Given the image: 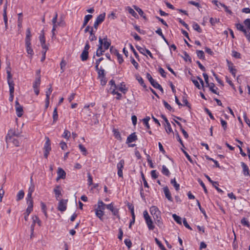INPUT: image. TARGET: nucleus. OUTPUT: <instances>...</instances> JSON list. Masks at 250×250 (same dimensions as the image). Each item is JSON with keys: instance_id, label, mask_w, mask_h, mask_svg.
Here are the masks:
<instances>
[{"instance_id": "c03bdc74", "label": "nucleus", "mask_w": 250, "mask_h": 250, "mask_svg": "<svg viewBox=\"0 0 250 250\" xmlns=\"http://www.w3.org/2000/svg\"><path fill=\"white\" fill-rule=\"evenodd\" d=\"M3 16L5 27L6 29H7L8 27V18L7 17V13L5 12V11L3 13Z\"/></svg>"}, {"instance_id": "c756f323", "label": "nucleus", "mask_w": 250, "mask_h": 250, "mask_svg": "<svg viewBox=\"0 0 250 250\" xmlns=\"http://www.w3.org/2000/svg\"><path fill=\"white\" fill-rule=\"evenodd\" d=\"M88 56V51L83 50V51L82 52L81 55V60L83 61H86L87 59Z\"/></svg>"}, {"instance_id": "ea45409f", "label": "nucleus", "mask_w": 250, "mask_h": 250, "mask_svg": "<svg viewBox=\"0 0 250 250\" xmlns=\"http://www.w3.org/2000/svg\"><path fill=\"white\" fill-rule=\"evenodd\" d=\"M41 204V208H42V211L43 212L46 218H47V211H46V206L45 205V204L43 203V202H42Z\"/></svg>"}, {"instance_id": "bb28decb", "label": "nucleus", "mask_w": 250, "mask_h": 250, "mask_svg": "<svg viewBox=\"0 0 250 250\" xmlns=\"http://www.w3.org/2000/svg\"><path fill=\"white\" fill-rule=\"evenodd\" d=\"M207 86L209 87L210 90L212 91L213 93L215 94H217V88L215 86V85L213 83H209L207 85Z\"/></svg>"}, {"instance_id": "39448f33", "label": "nucleus", "mask_w": 250, "mask_h": 250, "mask_svg": "<svg viewBox=\"0 0 250 250\" xmlns=\"http://www.w3.org/2000/svg\"><path fill=\"white\" fill-rule=\"evenodd\" d=\"M35 189L34 185L33 184H31L30 186L28 188V191L27 195V197L26 198V203L31 202V203H33V201L32 198V194L34 192Z\"/></svg>"}, {"instance_id": "393cba45", "label": "nucleus", "mask_w": 250, "mask_h": 250, "mask_svg": "<svg viewBox=\"0 0 250 250\" xmlns=\"http://www.w3.org/2000/svg\"><path fill=\"white\" fill-rule=\"evenodd\" d=\"M9 87V92L10 93H14V85L15 83L14 81H7Z\"/></svg>"}, {"instance_id": "052dcab7", "label": "nucleus", "mask_w": 250, "mask_h": 250, "mask_svg": "<svg viewBox=\"0 0 250 250\" xmlns=\"http://www.w3.org/2000/svg\"><path fill=\"white\" fill-rule=\"evenodd\" d=\"M245 25L250 30V19H247L244 21Z\"/></svg>"}, {"instance_id": "7ed1b4c3", "label": "nucleus", "mask_w": 250, "mask_h": 250, "mask_svg": "<svg viewBox=\"0 0 250 250\" xmlns=\"http://www.w3.org/2000/svg\"><path fill=\"white\" fill-rule=\"evenodd\" d=\"M99 46H102L104 50H107L110 45V42L108 41L107 38L102 39L99 38Z\"/></svg>"}, {"instance_id": "1a4fd4ad", "label": "nucleus", "mask_w": 250, "mask_h": 250, "mask_svg": "<svg viewBox=\"0 0 250 250\" xmlns=\"http://www.w3.org/2000/svg\"><path fill=\"white\" fill-rule=\"evenodd\" d=\"M125 161L124 160H121L117 164V167L118 169V175L120 177H123V168L124 167Z\"/></svg>"}, {"instance_id": "b1692460", "label": "nucleus", "mask_w": 250, "mask_h": 250, "mask_svg": "<svg viewBox=\"0 0 250 250\" xmlns=\"http://www.w3.org/2000/svg\"><path fill=\"white\" fill-rule=\"evenodd\" d=\"M145 221L149 229L153 230L154 228V226L153 225V222L151 219L150 218L146 220Z\"/></svg>"}, {"instance_id": "a211bd4d", "label": "nucleus", "mask_w": 250, "mask_h": 250, "mask_svg": "<svg viewBox=\"0 0 250 250\" xmlns=\"http://www.w3.org/2000/svg\"><path fill=\"white\" fill-rule=\"evenodd\" d=\"M117 90L124 94H125L127 91V88L124 83H120L119 84L117 85Z\"/></svg>"}, {"instance_id": "864d4df0", "label": "nucleus", "mask_w": 250, "mask_h": 250, "mask_svg": "<svg viewBox=\"0 0 250 250\" xmlns=\"http://www.w3.org/2000/svg\"><path fill=\"white\" fill-rule=\"evenodd\" d=\"M97 70L98 71L99 77L102 76L104 77V70L103 69H102V68L99 69L98 68V69Z\"/></svg>"}, {"instance_id": "f03ea898", "label": "nucleus", "mask_w": 250, "mask_h": 250, "mask_svg": "<svg viewBox=\"0 0 250 250\" xmlns=\"http://www.w3.org/2000/svg\"><path fill=\"white\" fill-rule=\"evenodd\" d=\"M46 142L44 145L43 149L44 151V156L47 158L50 151L51 149L50 141L48 137L45 138Z\"/></svg>"}, {"instance_id": "c9c22d12", "label": "nucleus", "mask_w": 250, "mask_h": 250, "mask_svg": "<svg viewBox=\"0 0 250 250\" xmlns=\"http://www.w3.org/2000/svg\"><path fill=\"white\" fill-rule=\"evenodd\" d=\"M24 196V193L22 190H20L17 195V200L19 201L22 199Z\"/></svg>"}, {"instance_id": "e433bc0d", "label": "nucleus", "mask_w": 250, "mask_h": 250, "mask_svg": "<svg viewBox=\"0 0 250 250\" xmlns=\"http://www.w3.org/2000/svg\"><path fill=\"white\" fill-rule=\"evenodd\" d=\"M105 51L103 49V47H102V46H100L99 45V47L97 50V51H96V55L98 56V57H100V56H101L103 53Z\"/></svg>"}, {"instance_id": "7c9ffc66", "label": "nucleus", "mask_w": 250, "mask_h": 250, "mask_svg": "<svg viewBox=\"0 0 250 250\" xmlns=\"http://www.w3.org/2000/svg\"><path fill=\"white\" fill-rule=\"evenodd\" d=\"M95 214L96 215L100 218L101 220L102 219V217L104 214V210H99L98 209H95Z\"/></svg>"}, {"instance_id": "412c9836", "label": "nucleus", "mask_w": 250, "mask_h": 250, "mask_svg": "<svg viewBox=\"0 0 250 250\" xmlns=\"http://www.w3.org/2000/svg\"><path fill=\"white\" fill-rule=\"evenodd\" d=\"M26 50L30 57H32L34 54L33 50L31 47V43H25Z\"/></svg>"}, {"instance_id": "9d476101", "label": "nucleus", "mask_w": 250, "mask_h": 250, "mask_svg": "<svg viewBox=\"0 0 250 250\" xmlns=\"http://www.w3.org/2000/svg\"><path fill=\"white\" fill-rule=\"evenodd\" d=\"M26 204L28 205V207L26 209L25 212L24 213V218L25 221L27 220L29 215L33 210V203L29 202L26 203Z\"/></svg>"}, {"instance_id": "0eeeda50", "label": "nucleus", "mask_w": 250, "mask_h": 250, "mask_svg": "<svg viewBox=\"0 0 250 250\" xmlns=\"http://www.w3.org/2000/svg\"><path fill=\"white\" fill-rule=\"evenodd\" d=\"M68 200L66 199L60 200L58 206V209L62 212L66 209Z\"/></svg>"}, {"instance_id": "f704fd0d", "label": "nucleus", "mask_w": 250, "mask_h": 250, "mask_svg": "<svg viewBox=\"0 0 250 250\" xmlns=\"http://www.w3.org/2000/svg\"><path fill=\"white\" fill-rule=\"evenodd\" d=\"M41 83V79L40 77L37 78L33 83V88H39Z\"/></svg>"}, {"instance_id": "774afa93", "label": "nucleus", "mask_w": 250, "mask_h": 250, "mask_svg": "<svg viewBox=\"0 0 250 250\" xmlns=\"http://www.w3.org/2000/svg\"><path fill=\"white\" fill-rule=\"evenodd\" d=\"M60 145L61 148L63 150L66 149L67 147L66 143L64 142H61Z\"/></svg>"}, {"instance_id": "f8f14e48", "label": "nucleus", "mask_w": 250, "mask_h": 250, "mask_svg": "<svg viewBox=\"0 0 250 250\" xmlns=\"http://www.w3.org/2000/svg\"><path fill=\"white\" fill-rule=\"evenodd\" d=\"M136 48L138 49V50L142 54L144 55H148L151 58H152V55L149 50L146 49L144 47L138 46H137Z\"/></svg>"}, {"instance_id": "79ce46f5", "label": "nucleus", "mask_w": 250, "mask_h": 250, "mask_svg": "<svg viewBox=\"0 0 250 250\" xmlns=\"http://www.w3.org/2000/svg\"><path fill=\"white\" fill-rule=\"evenodd\" d=\"M58 113H57V108H55L53 111V123H55L56 122V121L58 120Z\"/></svg>"}, {"instance_id": "a18cd8bd", "label": "nucleus", "mask_w": 250, "mask_h": 250, "mask_svg": "<svg viewBox=\"0 0 250 250\" xmlns=\"http://www.w3.org/2000/svg\"><path fill=\"white\" fill-rule=\"evenodd\" d=\"M231 55L233 57L236 59H240L241 58V54L235 50L232 51Z\"/></svg>"}, {"instance_id": "338daca9", "label": "nucleus", "mask_w": 250, "mask_h": 250, "mask_svg": "<svg viewBox=\"0 0 250 250\" xmlns=\"http://www.w3.org/2000/svg\"><path fill=\"white\" fill-rule=\"evenodd\" d=\"M204 53L203 51L199 50L197 51V55L198 57L200 59L203 58L204 57Z\"/></svg>"}, {"instance_id": "ddd939ff", "label": "nucleus", "mask_w": 250, "mask_h": 250, "mask_svg": "<svg viewBox=\"0 0 250 250\" xmlns=\"http://www.w3.org/2000/svg\"><path fill=\"white\" fill-rule=\"evenodd\" d=\"M192 81L194 84L199 89L204 85L203 81L200 78L198 77L197 80H192Z\"/></svg>"}, {"instance_id": "4c0bfd02", "label": "nucleus", "mask_w": 250, "mask_h": 250, "mask_svg": "<svg viewBox=\"0 0 250 250\" xmlns=\"http://www.w3.org/2000/svg\"><path fill=\"white\" fill-rule=\"evenodd\" d=\"M162 172L163 173V174H164V175H165L166 176H169V175L170 174L169 170L164 165L163 166V167H162Z\"/></svg>"}, {"instance_id": "5fc2aeb1", "label": "nucleus", "mask_w": 250, "mask_h": 250, "mask_svg": "<svg viewBox=\"0 0 250 250\" xmlns=\"http://www.w3.org/2000/svg\"><path fill=\"white\" fill-rule=\"evenodd\" d=\"M235 26L238 30L241 31H242L245 29L244 26L239 23L235 24Z\"/></svg>"}, {"instance_id": "9b49d317", "label": "nucleus", "mask_w": 250, "mask_h": 250, "mask_svg": "<svg viewBox=\"0 0 250 250\" xmlns=\"http://www.w3.org/2000/svg\"><path fill=\"white\" fill-rule=\"evenodd\" d=\"M62 189L60 186H56L54 188L53 192L55 194L56 199L58 200L60 197V196L62 195Z\"/></svg>"}, {"instance_id": "13d9d810", "label": "nucleus", "mask_w": 250, "mask_h": 250, "mask_svg": "<svg viewBox=\"0 0 250 250\" xmlns=\"http://www.w3.org/2000/svg\"><path fill=\"white\" fill-rule=\"evenodd\" d=\"M100 79L101 83L102 85H104L106 83V80L105 77H99Z\"/></svg>"}, {"instance_id": "680f3d73", "label": "nucleus", "mask_w": 250, "mask_h": 250, "mask_svg": "<svg viewBox=\"0 0 250 250\" xmlns=\"http://www.w3.org/2000/svg\"><path fill=\"white\" fill-rule=\"evenodd\" d=\"M151 176L152 178L156 179L158 177L157 173L156 170H153L151 172Z\"/></svg>"}, {"instance_id": "6ab92c4d", "label": "nucleus", "mask_w": 250, "mask_h": 250, "mask_svg": "<svg viewBox=\"0 0 250 250\" xmlns=\"http://www.w3.org/2000/svg\"><path fill=\"white\" fill-rule=\"evenodd\" d=\"M163 191L166 198L170 201H172V198L171 197L170 192L167 187H165L163 188Z\"/></svg>"}, {"instance_id": "cd10ccee", "label": "nucleus", "mask_w": 250, "mask_h": 250, "mask_svg": "<svg viewBox=\"0 0 250 250\" xmlns=\"http://www.w3.org/2000/svg\"><path fill=\"white\" fill-rule=\"evenodd\" d=\"M228 63H229L228 67H229V71L231 73L232 75L234 77H235L236 70L233 68V65L232 63H229V62H228Z\"/></svg>"}, {"instance_id": "c85d7f7f", "label": "nucleus", "mask_w": 250, "mask_h": 250, "mask_svg": "<svg viewBox=\"0 0 250 250\" xmlns=\"http://www.w3.org/2000/svg\"><path fill=\"white\" fill-rule=\"evenodd\" d=\"M92 16L91 15H87L84 17L82 28H83L87 24L88 21L92 18Z\"/></svg>"}, {"instance_id": "de8ad7c7", "label": "nucleus", "mask_w": 250, "mask_h": 250, "mask_svg": "<svg viewBox=\"0 0 250 250\" xmlns=\"http://www.w3.org/2000/svg\"><path fill=\"white\" fill-rule=\"evenodd\" d=\"M117 90V85H113L110 86V87L109 89V92H110L112 94L116 93V91Z\"/></svg>"}, {"instance_id": "49530a36", "label": "nucleus", "mask_w": 250, "mask_h": 250, "mask_svg": "<svg viewBox=\"0 0 250 250\" xmlns=\"http://www.w3.org/2000/svg\"><path fill=\"white\" fill-rule=\"evenodd\" d=\"M192 27L195 30L198 31V32L200 33L201 32V29L200 27V26L197 23L194 22L192 24Z\"/></svg>"}, {"instance_id": "6e6552de", "label": "nucleus", "mask_w": 250, "mask_h": 250, "mask_svg": "<svg viewBox=\"0 0 250 250\" xmlns=\"http://www.w3.org/2000/svg\"><path fill=\"white\" fill-rule=\"evenodd\" d=\"M105 17V13H104L99 15L96 18V21L94 23V27L97 29L98 25L101 24L104 20Z\"/></svg>"}, {"instance_id": "72a5a7b5", "label": "nucleus", "mask_w": 250, "mask_h": 250, "mask_svg": "<svg viewBox=\"0 0 250 250\" xmlns=\"http://www.w3.org/2000/svg\"><path fill=\"white\" fill-rule=\"evenodd\" d=\"M170 183L174 186L176 190H178L179 189L180 185L176 182L175 178L171 179Z\"/></svg>"}, {"instance_id": "09e8293b", "label": "nucleus", "mask_w": 250, "mask_h": 250, "mask_svg": "<svg viewBox=\"0 0 250 250\" xmlns=\"http://www.w3.org/2000/svg\"><path fill=\"white\" fill-rule=\"evenodd\" d=\"M219 5H220V6L221 7H223L225 9V11L228 13V14H232V12L228 8V7L225 5L224 4H223L222 3H219Z\"/></svg>"}, {"instance_id": "603ef678", "label": "nucleus", "mask_w": 250, "mask_h": 250, "mask_svg": "<svg viewBox=\"0 0 250 250\" xmlns=\"http://www.w3.org/2000/svg\"><path fill=\"white\" fill-rule=\"evenodd\" d=\"M156 33L157 34H158V35H159L160 36H161V37L164 40V41L167 42V40H166L165 37H164V35L163 34V33H162V30L161 28H158L156 31Z\"/></svg>"}, {"instance_id": "0e129e2a", "label": "nucleus", "mask_w": 250, "mask_h": 250, "mask_svg": "<svg viewBox=\"0 0 250 250\" xmlns=\"http://www.w3.org/2000/svg\"><path fill=\"white\" fill-rule=\"evenodd\" d=\"M87 176H88V180H87L88 184L89 186H90L92 184V177L91 176V175L90 174V173H88Z\"/></svg>"}, {"instance_id": "20e7f679", "label": "nucleus", "mask_w": 250, "mask_h": 250, "mask_svg": "<svg viewBox=\"0 0 250 250\" xmlns=\"http://www.w3.org/2000/svg\"><path fill=\"white\" fill-rule=\"evenodd\" d=\"M146 77L154 87L160 90L161 91H163L162 86L152 78L149 74H147Z\"/></svg>"}, {"instance_id": "4468645a", "label": "nucleus", "mask_w": 250, "mask_h": 250, "mask_svg": "<svg viewBox=\"0 0 250 250\" xmlns=\"http://www.w3.org/2000/svg\"><path fill=\"white\" fill-rule=\"evenodd\" d=\"M57 181H58L60 179H64L65 178L66 173L61 167L58 168Z\"/></svg>"}, {"instance_id": "473e14b6", "label": "nucleus", "mask_w": 250, "mask_h": 250, "mask_svg": "<svg viewBox=\"0 0 250 250\" xmlns=\"http://www.w3.org/2000/svg\"><path fill=\"white\" fill-rule=\"evenodd\" d=\"M126 10L128 12L129 14H130L134 18H137L138 17L137 14L136 13V12L131 7H127L126 8Z\"/></svg>"}, {"instance_id": "8fccbe9b", "label": "nucleus", "mask_w": 250, "mask_h": 250, "mask_svg": "<svg viewBox=\"0 0 250 250\" xmlns=\"http://www.w3.org/2000/svg\"><path fill=\"white\" fill-rule=\"evenodd\" d=\"M220 122H221V125H222V127L223 128L224 130L225 131L226 130V129L227 128V123L225 121L223 120L222 119H221Z\"/></svg>"}, {"instance_id": "dca6fc26", "label": "nucleus", "mask_w": 250, "mask_h": 250, "mask_svg": "<svg viewBox=\"0 0 250 250\" xmlns=\"http://www.w3.org/2000/svg\"><path fill=\"white\" fill-rule=\"evenodd\" d=\"M32 221L33 224L31 225V231L33 232L34 226L36 223H37L39 226H41V221L39 219V217L37 215H33L32 216Z\"/></svg>"}, {"instance_id": "f3484780", "label": "nucleus", "mask_w": 250, "mask_h": 250, "mask_svg": "<svg viewBox=\"0 0 250 250\" xmlns=\"http://www.w3.org/2000/svg\"><path fill=\"white\" fill-rule=\"evenodd\" d=\"M162 118H163V119L164 120V121L165 122V125L166 127V129L167 132L168 133L172 132V128H171L170 123H169V122L167 120V118L164 116H162Z\"/></svg>"}, {"instance_id": "69168bd1", "label": "nucleus", "mask_w": 250, "mask_h": 250, "mask_svg": "<svg viewBox=\"0 0 250 250\" xmlns=\"http://www.w3.org/2000/svg\"><path fill=\"white\" fill-rule=\"evenodd\" d=\"M65 65H66V63L65 62L62 60L61 63H60V66H61V69L62 70V72H63L64 71V67L65 66Z\"/></svg>"}, {"instance_id": "bf43d9fd", "label": "nucleus", "mask_w": 250, "mask_h": 250, "mask_svg": "<svg viewBox=\"0 0 250 250\" xmlns=\"http://www.w3.org/2000/svg\"><path fill=\"white\" fill-rule=\"evenodd\" d=\"M22 19L21 17H18V27L21 29L22 27Z\"/></svg>"}, {"instance_id": "a878e982", "label": "nucleus", "mask_w": 250, "mask_h": 250, "mask_svg": "<svg viewBox=\"0 0 250 250\" xmlns=\"http://www.w3.org/2000/svg\"><path fill=\"white\" fill-rule=\"evenodd\" d=\"M106 207V205L101 200H99L98 202V207L96 209L104 210Z\"/></svg>"}, {"instance_id": "aec40b11", "label": "nucleus", "mask_w": 250, "mask_h": 250, "mask_svg": "<svg viewBox=\"0 0 250 250\" xmlns=\"http://www.w3.org/2000/svg\"><path fill=\"white\" fill-rule=\"evenodd\" d=\"M31 36L30 28H27L26 31L25 43H31Z\"/></svg>"}, {"instance_id": "58836bf2", "label": "nucleus", "mask_w": 250, "mask_h": 250, "mask_svg": "<svg viewBox=\"0 0 250 250\" xmlns=\"http://www.w3.org/2000/svg\"><path fill=\"white\" fill-rule=\"evenodd\" d=\"M172 217L174 219V220L178 224H182V219L180 217H179V216L177 215L176 214H173L172 215Z\"/></svg>"}, {"instance_id": "2eb2a0df", "label": "nucleus", "mask_w": 250, "mask_h": 250, "mask_svg": "<svg viewBox=\"0 0 250 250\" xmlns=\"http://www.w3.org/2000/svg\"><path fill=\"white\" fill-rule=\"evenodd\" d=\"M15 108L17 116L19 117H21L23 114V109L18 101L16 102Z\"/></svg>"}, {"instance_id": "e2e57ef3", "label": "nucleus", "mask_w": 250, "mask_h": 250, "mask_svg": "<svg viewBox=\"0 0 250 250\" xmlns=\"http://www.w3.org/2000/svg\"><path fill=\"white\" fill-rule=\"evenodd\" d=\"M52 92L51 87H49L47 91H46V99H49V96Z\"/></svg>"}, {"instance_id": "423d86ee", "label": "nucleus", "mask_w": 250, "mask_h": 250, "mask_svg": "<svg viewBox=\"0 0 250 250\" xmlns=\"http://www.w3.org/2000/svg\"><path fill=\"white\" fill-rule=\"evenodd\" d=\"M150 212L154 219H159L160 218L161 212L156 206H152L150 208Z\"/></svg>"}, {"instance_id": "6e6d98bb", "label": "nucleus", "mask_w": 250, "mask_h": 250, "mask_svg": "<svg viewBox=\"0 0 250 250\" xmlns=\"http://www.w3.org/2000/svg\"><path fill=\"white\" fill-rule=\"evenodd\" d=\"M107 18L110 20H114L117 18V16L115 13L113 12L108 15Z\"/></svg>"}, {"instance_id": "4d7b16f0", "label": "nucleus", "mask_w": 250, "mask_h": 250, "mask_svg": "<svg viewBox=\"0 0 250 250\" xmlns=\"http://www.w3.org/2000/svg\"><path fill=\"white\" fill-rule=\"evenodd\" d=\"M135 9L138 12L139 15H140L141 16H143L144 18H145V16H144V12L142 11L141 9L140 8L134 6Z\"/></svg>"}, {"instance_id": "a19ab883", "label": "nucleus", "mask_w": 250, "mask_h": 250, "mask_svg": "<svg viewBox=\"0 0 250 250\" xmlns=\"http://www.w3.org/2000/svg\"><path fill=\"white\" fill-rule=\"evenodd\" d=\"M70 136H71L70 132L67 130H64V132L62 134V137L68 140L70 138Z\"/></svg>"}, {"instance_id": "4be33fe9", "label": "nucleus", "mask_w": 250, "mask_h": 250, "mask_svg": "<svg viewBox=\"0 0 250 250\" xmlns=\"http://www.w3.org/2000/svg\"><path fill=\"white\" fill-rule=\"evenodd\" d=\"M241 164L243 168L244 175L245 176L249 175V169L248 167L244 162H241Z\"/></svg>"}, {"instance_id": "5701e85b", "label": "nucleus", "mask_w": 250, "mask_h": 250, "mask_svg": "<svg viewBox=\"0 0 250 250\" xmlns=\"http://www.w3.org/2000/svg\"><path fill=\"white\" fill-rule=\"evenodd\" d=\"M137 139V136L135 133H132L128 136L126 140L127 143H130L134 142Z\"/></svg>"}, {"instance_id": "3c124183", "label": "nucleus", "mask_w": 250, "mask_h": 250, "mask_svg": "<svg viewBox=\"0 0 250 250\" xmlns=\"http://www.w3.org/2000/svg\"><path fill=\"white\" fill-rule=\"evenodd\" d=\"M79 147L81 152H82L84 155H86L87 151L86 148L84 147V146L80 144L79 145Z\"/></svg>"}, {"instance_id": "37998d69", "label": "nucleus", "mask_w": 250, "mask_h": 250, "mask_svg": "<svg viewBox=\"0 0 250 250\" xmlns=\"http://www.w3.org/2000/svg\"><path fill=\"white\" fill-rule=\"evenodd\" d=\"M150 120L149 117H146L143 120V122L147 128H149L150 126L148 124V121Z\"/></svg>"}, {"instance_id": "2f4dec72", "label": "nucleus", "mask_w": 250, "mask_h": 250, "mask_svg": "<svg viewBox=\"0 0 250 250\" xmlns=\"http://www.w3.org/2000/svg\"><path fill=\"white\" fill-rule=\"evenodd\" d=\"M113 132L114 133V136H115V137L118 140L121 141L122 137H121V134H120V133L119 132V131L116 129H114L113 130Z\"/></svg>"}, {"instance_id": "f257e3e1", "label": "nucleus", "mask_w": 250, "mask_h": 250, "mask_svg": "<svg viewBox=\"0 0 250 250\" xmlns=\"http://www.w3.org/2000/svg\"><path fill=\"white\" fill-rule=\"evenodd\" d=\"M57 19H58V14L57 13H56L54 18H53V19L52 20V22L53 24V28L52 30V33L53 37L55 36V31L56 30V28L58 26H61L63 24V21L62 20L60 21L59 22H57Z\"/></svg>"}]
</instances>
